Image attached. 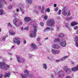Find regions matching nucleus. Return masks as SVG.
<instances>
[{"label":"nucleus","mask_w":78,"mask_h":78,"mask_svg":"<svg viewBox=\"0 0 78 78\" xmlns=\"http://www.w3.org/2000/svg\"><path fill=\"white\" fill-rule=\"evenodd\" d=\"M0 67L1 69H2L4 70H7L10 68V66L6 64L4 62L2 63L0 62Z\"/></svg>","instance_id":"f257e3e1"},{"label":"nucleus","mask_w":78,"mask_h":78,"mask_svg":"<svg viewBox=\"0 0 78 78\" xmlns=\"http://www.w3.org/2000/svg\"><path fill=\"white\" fill-rule=\"evenodd\" d=\"M34 31H31L30 34V36L31 37H35L36 35V32H37V26H34Z\"/></svg>","instance_id":"f03ea898"},{"label":"nucleus","mask_w":78,"mask_h":78,"mask_svg":"<svg viewBox=\"0 0 78 78\" xmlns=\"http://www.w3.org/2000/svg\"><path fill=\"white\" fill-rule=\"evenodd\" d=\"M63 70L67 74H70L72 72V70L70 68L68 67L67 66H64L63 68Z\"/></svg>","instance_id":"7ed1b4c3"},{"label":"nucleus","mask_w":78,"mask_h":78,"mask_svg":"<svg viewBox=\"0 0 78 78\" xmlns=\"http://www.w3.org/2000/svg\"><path fill=\"white\" fill-rule=\"evenodd\" d=\"M58 75L59 78H63L66 76V73L62 70H60L58 73Z\"/></svg>","instance_id":"20e7f679"},{"label":"nucleus","mask_w":78,"mask_h":78,"mask_svg":"<svg viewBox=\"0 0 78 78\" xmlns=\"http://www.w3.org/2000/svg\"><path fill=\"white\" fill-rule=\"evenodd\" d=\"M55 21L53 19H51L49 22H47V24L49 26V27H53L55 24Z\"/></svg>","instance_id":"39448f33"},{"label":"nucleus","mask_w":78,"mask_h":78,"mask_svg":"<svg viewBox=\"0 0 78 78\" xmlns=\"http://www.w3.org/2000/svg\"><path fill=\"white\" fill-rule=\"evenodd\" d=\"M20 38L19 37H16L13 39V42L15 44H17V45H20L21 42L20 41Z\"/></svg>","instance_id":"423d86ee"},{"label":"nucleus","mask_w":78,"mask_h":78,"mask_svg":"<svg viewBox=\"0 0 78 78\" xmlns=\"http://www.w3.org/2000/svg\"><path fill=\"white\" fill-rule=\"evenodd\" d=\"M67 11H68V9L66 6L63 7L62 10V13L63 16H66L67 15Z\"/></svg>","instance_id":"0eeeda50"},{"label":"nucleus","mask_w":78,"mask_h":78,"mask_svg":"<svg viewBox=\"0 0 78 78\" xmlns=\"http://www.w3.org/2000/svg\"><path fill=\"white\" fill-rule=\"evenodd\" d=\"M59 45L62 47H65L67 45V42L66 41L62 40L59 43Z\"/></svg>","instance_id":"6e6552de"},{"label":"nucleus","mask_w":78,"mask_h":78,"mask_svg":"<svg viewBox=\"0 0 78 78\" xmlns=\"http://www.w3.org/2000/svg\"><path fill=\"white\" fill-rule=\"evenodd\" d=\"M16 58L18 62L20 63V62H25V59L20 57L18 55L16 56Z\"/></svg>","instance_id":"1a4fd4ad"},{"label":"nucleus","mask_w":78,"mask_h":78,"mask_svg":"<svg viewBox=\"0 0 78 78\" xmlns=\"http://www.w3.org/2000/svg\"><path fill=\"white\" fill-rule=\"evenodd\" d=\"M11 75V73H5V75L3 76L2 74L0 75V78H5L6 77H9Z\"/></svg>","instance_id":"9d476101"},{"label":"nucleus","mask_w":78,"mask_h":78,"mask_svg":"<svg viewBox=\"0 0 78 78\" xmlns=\"http://www.w3.org/2000/svg\"><path fill=\"white\" fill-rule=\"evenodd\" d=\"M51 51L53 55H58L59 53V51L58 50H56L54 49H52L51 50Z\"/></svg>","instance_id":"9b49d317"},{"label":"nucleus","mask_w":78,"mask_h":78,"mask_svg":"<svg viewBox=\"0 0 78 78\" xmlns=\"http://www.w3.org/2000/svg\"><path fill=\"white\" fill-rule=\"evenodd\" d=\"M52 47L54 49H59L60 48V46L55 44L52 45Z\"/></svg>","instance_id":"f8f14e48"},{"label":"nucleus","mask_w":78,"mask_h":78,"mask_svg":"<svg viewBox=\"0 0 78 78\" xmlns=\"http://www.w3.org/2000/svg\"><path fill=\"white\" fill-rule=\"evenodd\" d=\"M74 41L76 42V46L78 47V36H76L75 37Z\"/></svg>","instance_id":"ddd939ff"},{"label":"nucleus","mask_w":78,"mask_h":78,"mask_svg":"<svg viewBox=\"0 0 78 78\" xmlns=\"http://www.w3.org/2000/svg\"><path fill=\"white\" fill-rule=\"evenodd\" d=\"M31 48H32L33 50H35L37 48V46L34 43H32L31 45Z\"/></svg>","instance_id":"4468645a"},{"label":"nucleus","mask_w":78,"mask_h":78,"mask_svg":"<svg viewBox=\"0 0 78 78\" xmlns=\"http://www.w3.org/2000/svg\"><path fill=\"white\" fill-rule=\"evenodd\" d=\"M24 20L26 22H30V20H31V18L29 17H26L24 18Z\"/></svg>","instance_id":"2eb2a0df"},{"label":"nucleus","mask_w":78,"mask_h":78,"mask_svg":"<svg viewBox=\"0 0 78 78\" xmlns=\"http://www.w3.org/2000/svg\"><path fill=\"white\" fill-rule=\"evenodd\" d=\"M71 70L73 72H75V71H78V65L74 67L71 68Z\"/></svg>","instance_id":"dca6fc26"},{"label":"nucleus","mask_w":78,"mask_h":78,"mask_svg":"<svg viewBox=\"0 0 78 78\" xmlns=\"http://www.w3.org/2000/svg\"><path fill=\"white\" fill-rule=\"evenodd\" d=\"M9 33L10 35L11 36H14L15 35V34H16V33L15 32H12V30H10L9 31Z\"/></svg>","instance_id":"f3484780"},{"label":"nucleus","mask_w":78,"mask_h":78,"mask_svg":"<svg viewBox=\"0 0 78 78\" xmlns=\"http://www.w3.org/2000/svg\"><path fill=\"white\" fill-rule=\"evenodd\" d=\"M52 29H53V28L51 27H47L44 30V31H46L51 30Z\"/></svg>","instance_id":"a211bd4d"},{"label":"nucleus","mask_w":78,"mask_h":78,"mask_svg":"<svg viewBox=\"0 0 78 78\" xmlns=\"http://www.w3.org/2000/svg\"><path fill=\"white\" fill-rule=\"evenodd\" d=\"M69 58V56H65L61 58V61H64V60H65V59H67V58Z\"/></svg>","instance_id":"6ab92c4d"},{"label":"nucleus","mask_w":78,"mask_h":78,"mask_svg":"<svg viewBox=\"0 0 78 78\" xmlns=\"http://www.w3.org/2000/svg\"><path fill=\"white\" fill-rule=\"evenodd\" d=\"M23 24V22H20L19 23V24H17L16 23L15 24V25L16 26V27H20V26L22 25Z\"/></svg>","instance_id":"aec40b11"},{"label":"nucleus","mask_w":78,"mask_h":78,"mask_svg":"<svg viewBox=\"0 0 78 78\" xmlns=\"http://www.w3.org/2000/svg\"><path fill=\"white\" fill-rule=\"evenodd\" d=\"M42 66L44 69H45V70H46L47 69V64H42Z\"/></svg>","instance_id":"412c9836"},{"label":"nucleus","mask_w":78,"mask_h":78,"mask_svg":"<svg viewBox=\"0 0 78 78\" xmlns=\"http://www.w3.org/2000/svg\"><path fill=\"white\" fill-rule=\"evenodd\" d=\"M27 57V59H31L32 57H33V55L30 54H28Z\"/></svg>","instance_id":"4be33fe9"},{"label":"nucleus","mask_w":78,"mask_h":78,"mask_svg":"<svg viewBox=\"0 0 78 78\" xmlns=\"http://www.w3.org/2000/svg\"><path fill=\"white\" fill-rule=\"evenodd\" d=\"M77 23H76L75 21H73L71 23V26H74V25H78Z\"/></svg>","instance_id":"5701e85b"},{"label":"nucleus","mask_w":78,"mask_h":78,"mask_svg":"<svg viewBox=\"0 0 78 78\" xmlns=\"http://www.w3.org/2000/svg\"><path fill=\"white\" fill-rule=\"evenodd\" d=\"M24 72L25 74H24L28 76V75H29V72L28 71V70H25Z\"/></svg>","instance_id":"b1692460"},{"label":"nucleus","mask_w":78,"mask_h":78,"mask_svg":"<svg viewBox=\"0 0 78 78\" xmlns=\"http://www.w3.org/2000/svg\"><path fill=\"white\" fill-rule=\"evenodd\" d=\"M71 12H70V10L68 9V10H67V15L68 16H71Z\"/></svg>","instance_id":"393cba45"},{"label":"nucleus","mask_w":78,"mask_h":78,"mask_svg":"<svg viewBox=\"0 0 78 78\" xmlns=\"http://www.w3.org/2000/svg\"><path fill=\"white\" fill-rule=\"evenodd\" d=\"M33 0H26V3H32Z\"/></svg>","instance_id":"a878e982"},{"label":"nucleus","mask_w":78,"mask_h":78,"mask_svg":"<svg viewBox=\"0 0 78 78\" xmlns=\"http://www.w3.org/2000/svg\"><path fill=\"white\" fill-rule=\"evenodd\" d=\"M21 76L22 78H27L28 76L25 74H23L21 75Z\"/></svg>","instance_id":"bb28decb"},{"label":"nucleus","mask_w":78,"mask_h":78,"mask_svg":"<svg viewBox=\"0 0 78 78\" xmlns=\"http://www.w3.org/2000/svg\"><path fill=\"white\" fill-rule=\"evenodd\" d=\"M18 19L15 18L13 20V22L14 23V25H15V23H16L17 22V21H18Z\"/></svg>","instance_id":"cd10ccee"},{"label":"nucleus","mask_w":78,"mask_h":78,"mask_svg":"<svg viewBox=\"0 0 78 78\" xmlns=\"http://www.w3.org/2000/svg\"><path fill=\"white\" fill-rule=\"evenodd\" d=\"M66 27L69 30H72V28H71V27H69V25L68 24V23H66Z\"/></svg>","instance_id":"c85d7f7f"},{"label":"nucleus","mask_w":78,"mask_h":78,"mask_svg":"<svg viewBox=\"0 0 78 78\" xmlns=\"http://www.w3.org/2000/svg\"><path fill=\"white\" fill-rule=\"evenodd\" d=\"M2 0H0V8H3V4H2Z\"/></svg>","instance_id":"c756f323"},{"label":"nucleus","mask_w":78,"mask_h":78,"mask_svg":"<svg viewBox=\"0 0 78 78\" xmlns=\"http://www.w3.org/2000/svg\"><path fill=\"white\" fill-rule=\"evenodd\" d=\"M8 36V35H6L4 37H3L2 38V40L3 41H5V39H6V38Z\"/></svg>","instance_id":"7c9ffc66"},{"label":"nucleus","mask_w":78,"mask_h":78,"mask_svg":"<svg viewBox=\"0 0 78 78\" xmlns=\"http://www.w3.org/2000/svg\"><path fill=\"white\" fill-rule=\"evenodd\" d=\"M60 40L58 38H55L54 39V41L55 42H59Z\"/></svg>","instance_id":"2f4dec72"},{"label":"nucleus","mask_w":78,"mask_h":78,"mask_svg":"<svg viewBox=\"0 0 78 78\" xmlns=\"http://www.w3.org/2000/svg\"><path fill=\"white\" fill-rule=\"evenodd\" d=\"M66 20H67V21H69V20H72V17H70L66 18Z\"/></svg>","instance_id":"473e14b6"},{"label":"nucleus","mask_w":78,"mask_h":78,"mask_svg":"<svg viewBox=\"0 0 78 78\" xmlns=\"http://www.w3.org/2000/svg\"><path fill=\"white\" fill-rule=\"evenodd\" d=\"M13 16L14 17H16L17 16H18V14L17 13H14Z\"/></svg>","instance_id":"72a5a7b5"},{"label":"nucleus","mask_w":78,"mask_h":78,"mask_svg":"<svg viewBox=\"0 0 78 78\" xmlns=\"http://www.w3.org/2000/svg\"><path fill=\"white\" fill-rule=\"evenodd\" d=\"M3 14V10L2 9L0 10V15H2Z\"/></svg>","instance_id":"f704fd0d"},{"label":"nucleus","mask_w":78,"mask_h":78,"mask_svg":"<svg viewBox=\"0 0 78 78\" xmlns=\"http://www.w3.org/2000/svg\"><path fill=\"white\" fill-rule=\"evenodd\" d=\"M20 11H22V14H24V12H25V11L23 10V9L22 8V7L20 8Z\"/></svg>","instance_id":"c9c22d12"},{"label":"nucleus","mask_w":78,"mask_h":78,"mask_svg":"<svg viewBox=\"0 0 78 78\" xmlns=\"http://www.w3.org/2000/svg\"><path fill=\"white\" fill-rule=\"evenodd\" d=\"M12 6L11 5H9L8 6V8L9 9H12Z\"/></svg>","instance_id":"e433bc0d"},{"label":"nucleus","mask_w":78,"mask_h":78,"mask_svg":"<svg viewBox=\"0 0 78 78\" xmlns=\"http://www.w3.org/2000/svg\"><path fill=\"white\" fill-rule=\"evenodd\" d=\"M58 36L59 37H64V34H61L59 35Z\"/></svg>","instance_id":"4c0bfd02"},{"label":"nucleus","mask_w":78,"mask_h":78,"mask_svg":"<svg viewBox=\"0 0 78 78\" xmlns=\"http://www.w3.org/2000/svg\"><path fill=\"white\" fill-rule=\"evenodd\" d=\"M37 42H39V41H41V37H38L37 38Z\"/></svg>","instance_id":"58836bf2"},{"label":"nucleus","mask_w":78,"mask_h":78,"mask_svg":"<svg viewBox=\"0 0 78 78\" xmlns=\"http://www.w3.org/2000/svg\"><path fill=\"white\" fill-rule=\"evenodd\" d=\"M8 26H9L10 27H12V25H11V24L10 23H8Z\"/></svg>","instance_id":"ea45409f"},{"label":"nucleus","mask_w":78,"mask_h":78,"mask_svg":"<svg viewBox=\"0 0 78 78\" xmlns=\"http://www.w3.org/2000/svg\"><path fill=\"white\" fill-rule=\"evenodd\" d=\"M50 11V9L49 8H47L46 9V12H49Z\"/></svg>","instance_id":"a19ab883"},{"label":"nucleus","mask_w":78,"mask_h":78,"mask_svg":"<svg viewBox=\"0 0 78 78\" xmlns=\"http://www.w3.org/2000/svg\"><path fill=\"white\" fill-rule=\"evenodd\" d=\"M61 13V10H59L58 11V15H60Z\"/></svg>","instance_id":"79ce46f5"},{"label":"nucleus","mask_w":78,"mask_h":78,"mask_svg":"<svg viewBox=\"0 0 78 78\" xmlns=\"http://www.w3.org/2000/svg\"><path fill=\"white\" fill-rule=\"evenodd\" d=\"M78 28V26H75L74 27V30H77Z\"/></svg>","instance_id":"37998d69"},{"label":"nucleus","mask_w":78,"mask_h":78,"mask_svg":"<svg viewBox=\"0 0 78 78\" xmlns=\"http://www.w3.org/2000/svg\"><path fill=\"white\" fill-rule=\"evenodd\" d=\"M48 18V16H45L44 17V19H45V20H47Z\"/></svg>","instance_id":"c03bdc74"},{"label":"nucleus","mask_w":78,"mask_h":78,"mask_svg":"<svg viewBox=\"0 0 78 78\" xmlns=\"http://www.w3.org/2000/svg\"><path fill=\"white\" fill-rule=\"evenodd\" d=\"M52 58V57H51V56H48L47 57V58L48 59H51Z\"/></svg>","instance_id":"a18cd8bd"},{"label":"nucleus","mask_w":78,"mask_h":78,"mask_svg":"<svg viewBox=\"0 0 78 78\" xmlns=\"http://www.w3.org/2000/svg\"><path fill=\"white\" fill-rule=\"evenodd\" d=\"M24 30H29V27H26L24 28Z\"/></svg>","instance_id":"49530a36"},{"label":"nucleus","mask_w":78,"mask_h":78,"mask_svg":"<svg viewBox=\"0 0 78 78\" xmlns=\"http://www.w3.org/2000/svg\"><path fill=\"white\" fill-rule=\"evenodd\" d=\"M60 28H61V27L59 26H58L56 27V28L58 30H59V29Z\"/></svg>","instance_id":"de8ad7c7"},{"label":"nucleus","mask_w":78,"mask_h":78,"mask_svg":"<svg viewBox=\"0 0 78 78\" xmlns=\"http://www.w3.org/2000/svg\"><path fill=\"white\" fill-rule=\"evenodd\" d=\"M23 42L24 44H27V41L25 40H24Z\"/></svg>","instance_id":"09e8293b"},{"label":"nucleus","mask_w":78,"mask_h":78,"mask_svg":"<svg viewBox=\"0 0 78 78\" xmlns=\"http://www.w3.org/2000/svg\"><path fill=\"white\" fill-rule=\"evenodd\" d=\"M58 7H56L55 9V11L56 12H57V11H58Z\"/></svg>","instance_id":"8fccbe9b"},{"label":"nucleus","mask_w":78,"mask_h":78,"mask_svg":"<svg viewBox=\"0 0 78 78\" xmlns=\"http://www.w3.org/2000/svg\"><path fill=\"white\" fill-rule=\"evenodd\" d=\"M66 78H72V77L70 76H66Z\"/></svg>","instance_id":"3c124183"},{"label":"nucleus","mask_w":78,"mask_h":78,"mask_svg":"<svg viewBox=\"0 0 78 78\" xmlns=\"http://www.w3.org/2000/svg\"><path fill=\"white\" fill-rule=\"evenodd\" d=\"M60 61H62L61 60V59H60V60H56V62H60Z\"/></svg>","instance_id":"603ef678"},{"label":"nucleus","mask_w":78,"mask_h":78,"mask_svg":"<svg viewBox=\"0 0 78 78\" xmlns=\"http://www.w3.org/2000/svg\"><path fill=\"white\" fill-rule=\"evenodd\" d=\"M54 7H55V8H56V6H57V5L56 4H54Z\"/></svg>","instance_id":"864d4df0"},{"label":"nucleus","mask_w":78,"mask_h":78,"mask_svg":"<svg viewBox=\"0 0 78 78\" xmlns=\"http://www.w3.org/2000/svg\"><path fill=\"white\" fill-rule=\"evenodd\" d=\"M40 25H41V26H42H42H44V23H42V22L41 23Z\"/></svg>","instance_id":"5fc2aeb1"},{"label":"nucleus","mask_w":78,"mask_h":78,"mask_svg":"<svg viewBox=\"0 0 78 78\" xmlns=\"http://www.w3.org/2000/svg\"><path fill=\"white\" fill-rule=\"evenodd\" d=\"M41 13H42V14H44V10H42L41 11Z\"/></svg>","instance_id":"6e6d98bb"},{"label":"nucleus","mask_w":78,"mask_h":78,"mask_svg":"<svg viewBox=\"0 0 78 78\" xmlns=\"http://www.w3.org/2000/svg\"><path fill=\"white\" fill-rule=\"evenodd\" d=\"M45 9V7L44 6H42V10H44Z\"/></svg>","instance_id":"4d7b16f0"},{"label":"nucleus","mask_w":78,"mask_h":78,"mask_svg":"<svg viewBox=\"0 0 78 78\" xmlns=\"http://www.w3.org/2000/svg\"><path fill=\"white\" fill-rule=\"evenodd\" d=\"M34 12L36 13L37 14V11L36 10H34Z\"/></svg>","instance_id":"13d9d810"},{"label":"nucleus","mask_w":78,"mask_h":78,"mask_svg":"<svg viewBox=\"0 0 78 78\" xmlns=\"http://www.w3.org/2000/svg\"><path fill=\"white\" fill-rule=\"evenodd\" d=\"M3 2H4L5 4H6L7 3L6 1H5V0H3Z\"/></svg>","instance_id":"bf43d9fd"},{"label":"nucleus","mask_w":78,"mask_h":78,"mask_svg":"<svg viewBox=\"0 0 78 78\" xmlns=\"http://www.w3.org/2000/svg\"><path fill=\"white\" fill-rule=\"evenodd\" d=\"M8 55H12V53H11L9 52L8 53Z\"/></svg>","instance_id":"052dcab7"},{"label":"nucleus","mask_w":78,"mask_h":78,"mask_svg":"<svg viewBox=\"0 0 78 78\" xmlns=\"http://www.w3.org/2000/svg\"><path fill=\"white\" fill-rule=\"evenodd\" d=\"M57 19H58V20H60V19H61V18L60 17L58 16L57 18Z\"/></svg>","instance_id":"680f3d73"},{"label":"nucleus","mask_w":78,"mask_h":78,"mask_svg":"<svg viewBox=\"0 0 78 78\" xmlns=\"http://www.w3.org/2000/svg\"><path fill=\"white\" fill-rule=\"evenodd\" d=\"M51 77L52 78H54V76H53V75H51Z\"/></svg>","instance_id":"e2e57ef3"},{"label":"nucleus","mask_w":78,"mask_h":78,"mask_svg":"<svg viewBox=\"0 0 78 78\" xmlns=\"http://www.w3.org/2000/svg\"><path fill=\"white\" fill-rule=\"evenodd\" d=\"M71 64H75V63L73 62H72Z\"/></svg>","instance_id":"0e129e2a"},{"label":"nucleus","mask_w":78,"mask_h":78,"mask_svg":"<svg viewBox=\"0 0 78 78\" xmlns=\"http://www.w3.org/2000/svg\"><path fill=\"white\" fill-rule=\"evenodd\" d=\"M19 9H16L17 12H19Z\"/></svg>","instance_id":"69168bd1"},{"label":"nucleus","mask_w":78,"mask_h":78,"mask_svg":"<svg viewBox=\"0 0 78 78\" xmlns=\"http://www.w3.org/2000/svg\"><path fill=\"white\" fill-rule=\"evenodd\" d=\"M14 46H12L11 48V49H12V48H14Z\"/></svg>","instance_id":"338daca9"},{"label":"nucleus","mask_w":78,"mask_h":78,"mask_svg":"<svg viewBox=\"0 0 78 78\" xmlns=\"http://www.w3.org/2000/svg\"><path fill=\"white\" fill-rule=\"evenodd\" d=\"M21 30H23V27H21V28H20Z\"/></svg>","instance_id":"774afa93"}]
</instances>
